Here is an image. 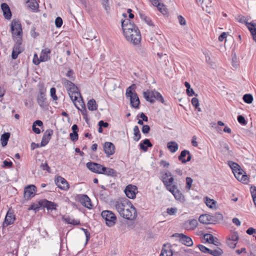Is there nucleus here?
<instances>
[{
    "instance_id": "nucleus-52",
    "label": "nucleus",
    "mask_w": 256,
    "mask_h": 256,
    "mask_svg": "<svg viewBox=\"0 0 256 256\" xmlns=\"http://www.w3.org/2000/svg\"><path fill=\"white\" fill-rule=\"evenodd\" d=\"M178 209L176 208H170L166 209L167 213L170 216L175 215L177 212Z\"/></svg>"
},
{
    "instance_id": "nucleus-41",
    "label": "nucleus",
    "mask_w": 256,
    "mask_h": 256,
    "mask_svg": "<svg viewBox=\"0 0 256 256\" xmlns=\"http://www.w3.org/2000/svg\"><path fill=\"white\" fill-rule=\"evenodd\" d=\"M184 86L186 88V94L188 96H191L193 95L197 96V94H195L194 92L192 89H191L192 93H190V85L188 82H184Z\"/></svg>"
},
{
    "instance_id": "nucleus-48",
    "label": "nucleus",
    "mask_w": 256,
    "mask_h": 256,
    "mask_svg": "<svg viewBox=\"0 0 256 256\" xmlns=\"http://www.w3.org/2000/svg\"><path fill=\"white\" fill-rule=\"evenodd\" d=\"M81 102L82 103V106H84L83 110H81V113H82V115L83 118L86 120V122H87L88 120V114H87L88 112L84 106V102H82V100Z\"/></svg>"
},
{
    "instance_id": "nucleus-18",
    "label": "nucleus",
    "mask_w": 256,
    "mask_h": 256,
    "mask_svg": "<svg viewBox=\"0 0 256 256\" xmlns=\"http://www.w3.org/2000/svg\"><path fill=\"white\" fill-rule=\"evenodd\" d=\"M22 42V39H18L16 42V44H14L12 54V59H16L18 58V55L22 52V48L20 46Z\"/></svg>"
},
{
    "instance_id": "nucleus-31",
    "label": "nucleus",
    "mask_w": 256,
    "mask_h": 256,
    "mask_svg": "<svg viewBox=\"0 0 256 256\" xmlns=\"http://www.w3.org/2000/svg\"><path fill=\"white\" fill-rule=\"evenodd\" d=\"M167 147L172 152H176L178 148V144L174 141L168 142L167 144Z\"/></svg>"
},
{
    "instance_id": "nucleus-33",
    "label": "nucleus",
    "mask_w": 256,
    "mask_h": 256,
    "mask_svg": "<svg viewBox=\"0 0 256 256\" xmlns=\"http://www.w3.org/2000/svg\"><path fill=\"white\" fill-rule=\"evenodd\" d=\"M88 108L90 110H96L98 108V105L96 100L92 98L88 101L87 104Z\"/></svg>"
},
{
    "instance_id": "nucleus-23",
    "label": "nucleus",
    "mask_w": 256,
    "mask_h": 256,
    "mask_svg": "<svg viewBox=\"0 0 256 256\" xmlns=\"http://www.w3.org/2000/svg\"><path fill=\"white\" fill-rule=\"evenodd\" d=\"M178 160L182 163H186L191 160V156L189 151L187 150H182L178 156Z\"/></svg>"
},
{
    "instance_id": "nucleus-49",
    "label": "nucleus",
    "mask_w": 256,
    "mask_h": 256,
    "mask_svg": "<svg viewBox=\"0 0 256 256\" xmlns=\"http://www.w3.org/2000/svg\"><path fill=\"white\" fill-rule=\"evenodd\" d=\"M205 203L208 207L212 208V205L215 204V201L214 200L210 199L206 197V198Z\"/></svg>"
},
{
    "instance_id": "nucleus-64",
    "label": "nucleus",
    "mask_w": 256,
    "mask_h": 256,
    "mask_svg": "<svg viewBox=\"0 0 256 256\" xmlns=\"http://www.w3.org/2000/svg\"><path fill=\"white\" fill-rule=\"evenodd\" d=\"M150 130V128L148 125H144L142 128V132L144 134H148Z\"/></svg>"
},
{
    "instance_id": "nucleus-44",
    "label": "nucleus",
    "mask_w": 256,
    "mask_h": 256,
    "mask_svg": "<svg viewBox=\"0 0 256 256\" xmlns=\"http://www.w3.org/2000/svg\"><path fill=\"white\" fill-rule=\"evenodd\" d=\"M86 38L92 40L96 38L94 32L92 30H88L84 34Z\"/></svg>"
},
{
    "instance_id": "nucleus-61",
    "label": "nucleus",
    "mask_w": 256,
    "mask_h": 256,
    "mask_svg": "<svg viewBox=\"0 0 256 256\" xmlns=\"http://www.w3.org/2000/svg\"><path fill=\"white\" fill-rule=\"evenodd\" d=\"M40 62H42L40 60V58H38L37 54H34L33 58V62L34 64L38 65L40 64Z\"/></svg>"
},
{
    "instance_id": "nucleus-35",
    "label": "nucleus",
    "mask_w": 256,
    "mask_h": 256,
    "mask_svg": "<svg viewBox=\"0 0 256 256\" xmlns=\"http://www.w3.org/2000/svg\"><path fill=\"white\" fill-rule=\"evenodd\" d=\"M10 136V134L9 132H5L2 135L0 138V142L2 146H6Z\"/></svg>"
},
{
    "instance_id": "nucleus-53",
    "label": "nucleus",
    "mask_w": 256,
    "mask_h": 256,
    "mask_svg": "<svg viewBox=\"0 0 256 256\" xmlns=\"http://www.w3.org/2000/svg\"><path fill=\"white\" fill-rule=\"evenodd\" d=\"M102 4L106 12L110 10V6H109L108 0H102Z\"/></svg>"
},
{
    "instance_id": "nucleus-22",
    "label": "nucleus",
    "mask_w": 256,
    "mask_h": 256,
    "mask_svg": "<svg viewBox=\"0 0 256 256\" xmlns=\"http://www.w3.org/2000/svg\"><path fill=\"white\" fill-rule=\"evenodd\" d=\"M172 246L170 244H164L160 256H172Z\"/></svg>"
},
{
    "instance_id": "nucleus-45",
    "label": "nucleus",
    "mask_w": 256,
    "mask_h": 256,
    "mask_svg": "<svg viewBox=\"0 0 256 256\" xmlns=\"http://www.w3.org/2000/svg\"><path fill=\"white\" fill-rule=\"evenodd\" d=\"M140 17L141 19L144 20L148 25L152 26V22L151 20L145 14H140Z\"/></svg>"
},
{
    "instance_id": "nucleus-43",
    "label": "nucleus",
    "mask_w": 256,
    "mask_h": 256,
    "mask_svg": "<svg viewBox=\"0 0 256 256\" xmlns=\"http://www.w3.org/2000/svg\"><path fill=\"white\" fill-rule=\"evenodd\" d=\"M158 10L161 12L163 14L166 15L168 13V10L166 6H164L163 4H160L157 7Z\"/></svg>"
},
{
    "instance_id": "nucleus-59",
    "label": "nucleus",
    "mask_w": 256,
    "mask_h": 256,
    "mask_svg": "<svg viewBox=\"0 0 256 256\" xmlns=\"http://www.w3.org/2000/svg\"><path fill=\"white\" fill-rule=\"evenodd\" d=\"M192 104L196 108H198L200 105L198 100L196 98H193L192 100Z\"/></svg>"
},
{
    "instance_id": "nucleus-39",
    "label": "nucleus",
    "mask_w": 256,
    "mask_h": 256,
    "mask_svg": "<svg viewBox=\"0 0 256 256\" xmlns=\"http://www.w3.org/2000/svg\"><path fill=\"white\" fill-rule=\"evenodd\" d=\"M253 100V96L251 94H245L243 96V100L246 103L252 104Z\"/></svg>"
},
{
    "instance_id": "nucleus-14",
    "label": "nucleus",
    "mask_w": 256,
    "mask_h": 256,
    "mask_svg": "<svg viewBox=\"0 0 256 256\" xmlns=\"http://www.w3.org/2000/svg\"><path fill=\"white\" fill-rule=\"evenodd\" d=\"M86 165L90 171L96 174H101L102 170L104 168V166L96 162H88L86 163Z\"/></svg>"
},
{
    "instance_id": "nucleus-6",
    "label": "nucleus",
    "mask_w": 256,
    "mask_h": 256,
    "mask_svg": "<svg viewBox=\"0 0 256 256\" xmlns=\"http://www.w3.org/2000/svg\"><path fill=\"white\" fill-rule=\"evenodd\" d=\"M67 90L73 102L76 106H76V102L80 104V101H82V97L80 92H78V87L74 84Z\"/></svg>"
},
{
    "instance_id": "nucleus-54",
    "label": "nucleus",
    "mask_w": 256,
    "mask_h": 256,
    "mask_svg": "<svg viewBox=\"0 0 256 256\" xmlns=\"http://www.w3.org/2000/svg\"><path fill=\"white\" fill-rule=\"evenodd\" d=\"M236 20L238 22H239L242 23V24H246L248 22L246 21V18L242 15H238L236 18Z\"/></svg>"
},
{
    "instance_id": "nucleus-9",
    "label": "nucleus",
    "mask_w": 256,
    "mask_h": 256,
    "mask_svg": "<svg viewBox=\"0 0 256 256\" xmlns=\"http://www.w3.org/2000/svg\"><path fill=\"white\" fill-rule=\"evenodd\" d=\"M137 216V212L136 208L130 203V206L129 208H126V210L124 211L122 214V217L127 220H134Z\"/></svg>"
},
{
    "instance_id": "nucleus-28",
    "label": "nucleus",
    "mask_w": 256,
    "mask_h": 256,
    "mask_svg": "<svg viewBox=\"0 0 256 256\" xmlns=\"http://www.w3.org/2000/svg\"><path fill=\"white\" fill-rule=\"evenodd\" d=\"M102 170V172L101 173V174H103L107 176L112 177L116 176V172L113 168L104 166V168Z\"/></svg>"
},
{
    "instance_id": "nucleus-50",
    "label": "nucleus",
    "mask_w": 256,
    "mask_h": 256,
    "mask_svg": "<svg viewBox=\"0 0 256 256\" xmlns=\"http://www.w3.org/2000/svg\"><path fill=\"white\" fill-rule=\"evenodd\" d=\"M204 238L205 240L210 244L213 242V241L214 240V237L212 234H204Z\"/></svg>"
},
{
    "instance_id": "nucleus-36",
    "label": "nucleus",
    "mask_w": 256,
    "mask_h": 256,
    "mask_svg": "<svg viewBox=\"0 0 256 256\" xmlns=\"http://www.w3.org/2000/svg\"><path fill=\"white\" fill-rule=\"evenodd\" d=\"M134 140L136 142L138 141L141 138L139 128L137 126H134Z\"/></svg>"
},
{
    "instance_id": "nucleus-12",
    "label": "nucleus",
    "mask_w": 256,
    "mask_h": 256,
    "mask_svg": "<svg viewBox=\"0 0 256 256\" xmlns=\"http://www.w3.org/2000/svg\"><path fill=\"white\" fill-rule=\"evenodd\" d=\"M46 92V90L45 88H42L40 90L37 98V101L38 105L42 108H44L48 106L45 94Z\"/></svg>"
},
{
    "instance_id": "nucleus-1",
    "label": "nucleus",
    "mask_w": 256,
    "mask_h": 256,
    "mask_svg": "<svg viewBox=\"0 0 256 256\" xmlns=\"http://www.w3.org/2000/svg\"><path fill=\"white\" fill-rule=\"evenodd\" d=\"M160 179L166 190L171 192L176 200H181L184 199L182 194L178 188L176 181L178 179L176 175H173L168 170H164L160 172Z\"/></svg>"
},
{
    "instance_id": "nucleus-37",
    "label": "nucleus",
    "mask_w": 256,
    "mask_h": 256,
    "mask_svg": "<svg viewBox=\"0 0 256 256\" xmlns=\"http://www.w3.org/2000/svg\"><path fill=\"white\" fill-rule=\"evenodd\" d=\"M26 3L28 6L32 10H36L38 8V4L36 0H28Z\"/></svg>"
},
{
    "instance_id": "nucleus-10",
    "label": "nucleus",
    "mask_w": 256,
    "mask_h": 256,
    "mask_svg": "<svg viewBox=\"0 0 256 256\" xmlns=\"http://www.w3.org/2000/svg\"><path fill=\"white\" fill-rule=\"evenodd\" d=\"M124 193L129 198L134 199L138 192V188L134 185L128 184L124 189Z\"/></svg>"
},
{
    "instance_id": "nucleus-62",
    "label": "nucleus",
    "mask_w": 256,
    "mask_h": 256,
    "mask_svg": "<svg viewBox=\"0 0 256 256\" xmlns=\"http://www.w3.org/2000/svg\"><path fill=\"white\" fill-rule=\"evenodd\" d=\"M40 206L37 204H32L30 207L28 208V210H34L35 212H36L39 210Z\"/></svg>"
},
{
    "instance_id": "nucleus-20",
    "label": "nucleus",
    "mask_w": 256,
    "mask_h": 256,
    "mask_svg": "<svg viewBox=\"0 0 256 256\" xmlns=\"http://www.w3.org/2000/svg\"><path fill=\"white\" fill-rule=\"evenodd\" d=\"M104 150L108 156H110L114 154L115 152V146L114 144L110 142H106L104 145Z\"/></svg>"
},
{
    "instance_id": "nucleus-55",
    "label": "nucleus",
    "mask_w": 256,
    "mask_h": 256,
    "mask_svg": "<svg viewBox=\"0 0 256 256\" xmlns=\"http://www.w3.org/2000/svg\"><path fill=\"white\" fill-rule=\"evenodd\" d=\"M50 96L54 100H58V97L56 95V90L54 88H52L50 90Z\"/></svg>"
},
{
    "instance_id": "nucleus-42",
    "label": "nucleus",
    "mask_w": 256,
    "mask_h": 256,
    "mask_svg": "<svg viewBox=\"0 0 256 256\" xmlns=\"http://www.w3.org/2000/svg\"><path fill=\"white\" fill-rule=\"evenodd\" d=\"M222 253V250L220 248H217L214 250H212L210 254L213 256H220Z\"/></svg>"
},
{
    "instance_id": "nucleus-58",
    "label": "nucleus",
    "mask_w": 256,
    "mask_h": 256,
    "mask_svg": "<svg viewBox=\"0 0 256 256\" xmlns=\"http://www.w3.org/2000/svg\"><path fill=\"white\" fill-rule=\"evenodd\" d=\"M70 140L73 142H75L78 140V132H72L70 134Z\"/></svg>"
},
{
    "instance_id": "nucleus-46",
    "label": "nucleus",
    "mask_w": 256,
    "mask_h": 256,
    "mask_svg": "<svg viewBox=\"0 0 256 256\" xmlns=\"http://www.w3.org/2000/svg\"><path fill=\"white\" fill-rule=\"evenodd\" d=\"M228 240H230L237 242L238 240V236L237 232H234L230 234L228 238H227Z\"/></svg>"
},
{
    "instance_id": "nucleus-11",
    "label": "nucleus",
    "mask_w": 256,
    "mask_h": 256,
    "mask_svg": "<svg viewBox=\"0 0 256 256\" xmlns=\"http://www.w3.org/2000/svg\"><path fill=\"white\" fill-rule=\"evenodd\" d=\"M36 188L34 185L31 184L27 186L24 190V198L28 200L33 198L36 194Z\"/></svg>"
},
{
    "instance_id": "nucleus-4",
    "label": "nucleus",
    "mask_w": 256,
    "mask_h": 256,
    "mask_svg": "<svg viewBox=\"0 0 256 256\" xmlns=\"http://www.w3.org/2000/svg\"><path fill=\"white\" fill-rule=\"evenodd\" d=\"M143 96L146 100L154 103L156 100L164 103V100L162 95L156 90H147L143 92Z\"/></svg>"
},
{
    "instance_id": "nucleus-13",
    "label": "nucleus",
    "mask_w": 256,
    "mask_h": 256,
    "mask_svg": "<svg viewBox=\"0 0 256 256\" xmlns=\"http://www.w3.org/2000/svg\"><path fill=\"white\" fill-rule=\"evenodd\" d=\"M54 181L58 187L62 190H67L69 189V184L64 178L58 176L55 178Z\"/></svg>"
},
{
    "instance_id": "nucleus-40",
    "label": "nucleus",
    "mask_w": 256,
    "mask_h": 256,
    "mask_svg": "<svg viewBox=\"0 0 256 256\" xmlns=\"http://www.w3.org/2000/svg\"><path fill=\"white\" fill-rule=\"evenodd\" d=\"M62 83L67 90L74 84L72 82L66 80V78L62 79Z\"/></svg>"
},
{
    "instance_id": "nucleus-57",
    "label": "nucleus",
    "mask_w": 256,
    "mask_h": 256,
    "mask_svg": "<svg viewBox=\"0 0 256 256\" xmlns=\"http://www.w3.org/2000/svg\"><path fill=\"white\" fill-rule=\"evenodd\" d=\"M226 244L230 248H234L236 246L237 242H236L233 240L231 241L230 240H226Z\"/></svg>"
},
{
    "instance_id": "nucleus-63",
    "label": "nucleus",
    "mask_w": 256,
    "mask_h": 256,
    "mask_svg": "<svg viewBox=\"0 0 256 256\" xmlns=\"http://www.w3.org/2000/svg\"><path fill=\"white\" fill-rule=\"evenodd\" d=\"M250 192L252 199L255 198H256V186H251Z\"/></svg>"
},
{
    "instance_id": "nucleus-2",
    "label": "nucleus",
    "mask_w": 256,
    "mask_h": 256,
    "mask_svg": "<svg viewBox=\"0 0 256 256\" xmlns=\"http://www.w3.org/2000/svg\"><path fill=\"white\" fill-rule=\"evenodd\" d=\"M122 27L124 34L128 41L134 44H138L142 36L140 31L137 26L129 19L122 22Z\"/></svg>"
},
{
    "instance_id": "nucleus-30",
    "label": "nucleus",
    "mask_w": 256,
    "mask_h": 256,
    "mask_svg": "<svg viewBox=\"0 0 256 256\" xmlns=\"http://www.w3.org/2000/svg\"><path fill=\"white\" fill-rule=\"evenodd\" d=\"M152 144L148 139H145L140 144V147L144 152L148 150V147H152Z\"/></svg>"
},
{
    "instance_id": "nucleus-51",
    "label": "nucleus",
    "mask_w": 256,
    "mask_h": 256,
    "mask_svg": "<svg viewBox=\"0 0 256 256\" xmlns=\"http://www.w3.org/2000/svg\"><path fill=\"white\" fill-rule=\"evenodd\" d=\"M186 188L187 190H190L193 182L192 179L190 177H186Z\"/></svg>"
},
{
    "instance_id": "nucleus-29",
    "label": "nucleus",
    "mask_w": 256,
    "mask_h": 256,
    "mask_svg": "<svg viewBox=\"0 0 256 256\" xmlns=\"http://www.w3.org/2000/svg\"><path fill=\"white\" fill-rule=\"evenodd\" d=\"M198 220L200 222L203 224H208L210 223L212 218V216L209 214H204L200 216Z\"/></svg>"
},
{
    "instance_id": "nucleus-38",
    "label": "nucleus",
    "mask_w": 256,
    "mask_h": 256,
    "mask_svg": "<svg viewBox=\"0 0 256 256\" xmlns=\"http://www.w3.org/2000/svg\"><path fill=\"white\" fill-rule=\"evenodd\" d=\"M64 220L66 222L73 224V225H79L80 224V222L78 220H76L70 217H66L64 218Z\"/></svg>"
},
{
    "instance_id": "nucleus-16",
    "label": "nucleus",
    "mask_w": 256,
    "mask_h": 256,
    "mask_svg": "<svg viewBox=\"0 0 256 256\" xmlns=\"http://www.w3.org/2000/svg\"><path fill=\"white\" fill-rule=\"evenodd\" d=\"M198 225V222L196 219L188 220L184 222L183 224V227L187 230H194Z\"/></svg>"
},
{
    "instance_id": "nucleus-32",
    "label": "nucleus",
    "mask_w": 256,
    "mask_h": 256,
    "mask_svg": "<svg viewBox=\"0 0 256 256\" xmlns=\"http://www.w3.org/2000/svg\"><path fill=\"white\" fill-rule=\"evenodd\" d=\"M43 205L48 210H56L58 206V204L54 202L45 200L43 202Z\"/></svg>"
},
{
    "instance_id": "nucleus-34",
    "label": "nucleus",
    "mask_w": 256,
    "mask_h": 256,
    "mask_svg": "<svg viewBox=\"0 0 256 256\" xmlns=\"http://www.w3.org/2000/svg\"><path fill=\"white\" fill-rule=\"evenodd\" d=\"M43 126L42 122L40 120H36L32 124V130L36 134H39L40 133V128L36 127V126Z\"/></svg>"
},
{
    "instance_id": "nucleus-17",
    "label": "nucleus",
    "mask_w": 256,
    "mask_h": 256,
    "mask_svg": "<svg viewBox=\"0 0 256 256\" xmlns=\"http://www.w3.org/2000/svg\"><path fill=\"white\" fill-rule=\"evenodd\" d=\"M234 174L238 180L244 184L248 182V176L242 169L238 170Z\"/></svg>"
},
{
    "instance_id": "nucleus-19",
    "label": "nucleus",
    "mask_w": 256,
    "mask_h": 256,
    "mask_svg": "<svg viewBox=\"0 0 256 256\" xmlns=\"http://www.w3.org/2000/svg\"><path fill=\"white\" fill-rule=\"evenodd\" d=\"M52 134L53 130H52L48 129L46 130L44 134L40 143L42 146H44L48 143Z\"/></svg>"
},
{
    "instance_id": "nucleus-24",
    "label": "nucleus",
    "mask_w": 256,
    "mask_h": 256,
    "mask_svg": "<svg viewBox=\"0 0 256 256\" xmlns=\"http://www.w3.org/2000/svg\"><path fill=\"white\" fill-rule=\"evenodd\" d=\"M1 8L4 18L7 20H10L12 18V13L8 4L6 3H2L1 4Z\"/></svg>"
},
{
    "instance_id": "nucleus-60",
    "label": "nucleus",
    "mask_w": 256,
    "mask_h": 256,
    "mask_svg": "<svg viewBox=\"0 0 256 256\" xmlns=\"http://www.w3.org/2000/svg\"><path fill=\"white\" fill-rule=\"evenodd\" d=\"M238 120L239 123L242 125H246V124L245 118L242 116H238Z\"/></svg>"
},
{
    "instance_id": "nucleus-5",
    "label": "nucleus",
    "mask_w": 256,
    "mask_h": 256,
    "mask_svg": "<svg viewBox=\"0 0 256 256\" xmlns=\"http://www.w3.org/2000/svg\"><path fill=\"white\" fill-rule=\"evenodd\" d=\"M10 28L12 37L14 38L22 39V28L19 20H13L10 24Z\"/></svg>"
},
{
    "instance_id": "nucleus-15",
    "label": "nucleus",
    "mask_w": 256,
    "mask_h": 256,
    "mask_svg": "<svg viewBox=\"0 0 256 256\" xmlns=\"http://www.w3.org/2000/svg\"><path fill=\"white\" fill-rule=\"evenodd\" d=\"M16 220V217L12 210H9L4 218V221L3 222L4 226H7L9 225L12 224Z\"/></svg>"
},
{
    "instance_id": "nucleus-26",
    "label": "nucleus",
    "mask_w": 256,
    "mask_h": 256,
    "mask_svg": "<svg viewBox=\"0 0 256 256\" xmlns=\"http://www.w3.org/2000/svg\"><path fill=\"white\" fill-rule=\"evenodd\" d=\"M246 26L250 30L254 40L256 42V24L246 22Z\"/></svg>"
},
{
    "instance_id": "nucleus-7",
    "label": "nucleus",
    "mask_w": 256,
    "mask_h": 256,
    "mask_svg": "<svg viewBox=\"0 0 256 256\" xmlns=\"http://www.w3.org/2000/svg\"><path fill=\"white\" fill-rule=\"evenodd\" d=\"M101 215L104 220L106 226L111 227L115 224L116 217L112 211L108 210H103L102 212Z\"/></svg>"
},
{
    "instance_id": "nucleus-3",
    "label": "nucleus",
    "mask_w": 256,
    "mask_h": 256,
    "mask_svg": "<svg viewBox=\"0 0 256 256\" xmlns=\"http://www.w3.org/2000/svg\"><path fill=\"white\" fill-rule=\"evenodd\" d=\"M136 85L132 84L126 90V96L130 98L131 106L134 108H138L140 104V100L138 94L136 92Z\"/></svg>"
},
{
    "instance_id": "nucleus-8",
    "label": "nucleus",
    "mask_w": 256,
    "mask_h": 256,
    "mask_svg": "<svg viewBox=\"0 0 256 256\" xmlns=\"http://www.w3.org/2000/svg\"><path fill=\"white\" fill-rule=\"evenodd\" d=\"M130 202L127 200H118L114 204V207L117 212L122 216V214L124 212L126 208H129L130 206Z\"/></svg>"
},
{
    "instance_id": "nucleus-25",
    "label": "nucleus",
    "mask_w": 256,
    "mask_h": 256,
    "mask_svg": "<svg viewBox=\"0 0 256 256\" xmlns=\"http://www.w3.org/2000/svg\"><path fill=\"white\" fill-rule=\"evenodd\" d=\"M51 50L48 48H45L42 50L40 54V60L42 62H46L50 59L49 54H50Z\"/></svg>"
},
{
    "instance_id": "nucleus-47",
    "label": "nucleus",
    "mask_w": 256,
    "mask_h": 256,
    "mask_svg": "<svg viewBox=\"0 0 256 256\" xmlns=\"http://www.w3.org/2000/svg\"><path fill=\"white\" fill-rule=\"evenodd\" d=\"M229 165L230 166L231 168L232 169L234 174V172H236L238 170L240 169V166L237 164L234 163L232 162H230Z\"/></svg>"
},
{
    "instance_id": "nucleus-56",
    "label": "nucleus",
    "mask_w": 256,
    "mask_h": 256,
    "mask_svg": "<svg viewBox=\"0 0 256 256\" xmlns=\"http://www.w3.org/2000/svg\"><path fill=\"white\" fill-rule=\"evenodd\" d=\"M55 24L57 28L61 27L62 24V18L60 17H57L55 20Z\"/></svg>"
},
{
    "instance_id": "nucleus-21",
    "label": "nucleus",
    "mask_w": 256,
    "mask_h": 256,
    "mask_svg": "<svg viewBox=\"0 0 256 256\" xmlns=\"http://www.w3.org/2000/svg\"><path fill=\"white\" fill-rule=\"evenodd\" d=\"M79 201L81 204L86 208L90 209L92 207L90 198L85 194L80 195L78 197Z\"/></svg>"
},
{
    "instance_id": "nucleus-27",
    "label": "nucleus",
    "mask_w": 256,
    "mask_h": 256,
    "mask_svg": "<svg viewBox=\"0 0 256 256\" xmlns=\"http://www.w3.org/2000/svg\"><path fill=\"white\" fill-rule=\"evenodd\" d=\"M180 240L181 242L184 245L190 246H192L193 242L190 237L187 236L182 234H180Z\"/></svg>"
}]
</instances>
